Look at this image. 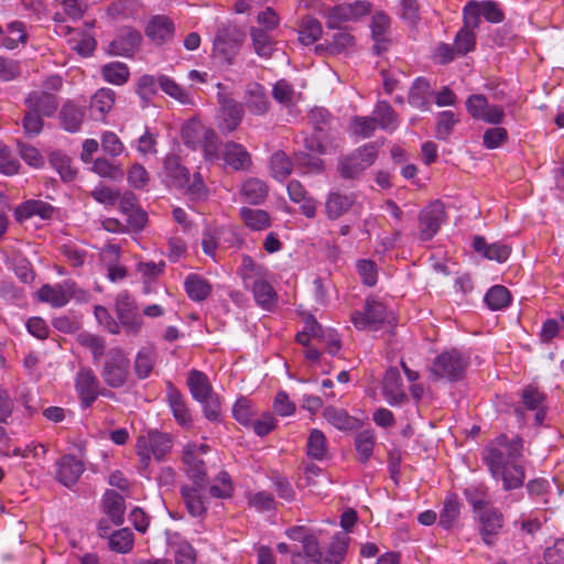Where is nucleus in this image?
Here are the masks:
<instances>
[{
    "label": "nucleus",
    "mask_w": 564,
    "mask_h": 564,
    "mask_svg": "<svg viewBox=\"0 0 564 564\" xmlns=\"http://www.w3.org/2000/svg\"><path fill=\"white\" fill-rule=\"evenodd\" d=\"M232 414L237 422L247 426L252 423L256 411L250 400L240 398L232 406Z\"/></svg>",
    "instance_id": "nucleus-56"
},
{
    "label": "nucleus",
    "mask_w": 564,
    "mask_h": 564,
    "mask_svg": "<svg viewBox=\"0 0 564 564\" xmlns=\"http://www.w3.org/2000/svg\"><path fill=\"white\" fill-rule=\"evenodd\" d=\"M245 39V33L232 24L221 25L214 39V53L221 56L228 64L232 63Z\"/></svg>",
    "instance_id": "nucleus-9"
},
{
    "label": "nucleus",
    "mask_w": 564,
    "mask_h": 564,
    "mask_svg": "<svg viewBox=\"0 0 564 564\" xmlns=\"http://www.w3.org/2000/svg\"><path fill=\"white\" fill-rule=\"evenodd\" d=\"M238 275L241 278L246 289H252L268 279L269 271L264 265L253 261L250 256L243 254L238 269Z\"/></svg>",
    "instance_id": "nucleus-20"
},
{
    "label": "nucleus",
    "mask_w": 564,
    "mask_h": 564,
    "mask_svg": "<svg viewBox=\"0 0 564 564\" xmlns=\"http://www.w3.org/2000/svg\"><path fill=\"white\" fill-rule=\"evenodd\" d=\"M307 455L315 460H323L327 456V441L324 433L317 429L311 431L307 440Z\"/></svg>",
    "instance_id": "nucleus-47"
},
{
    "label": "nucleus",
    "mask_w": 564,
    "mask_h": 564,
    "mask_svg": "<svg viewBox=\"0 0 564 564\" xmlns=\"http://www.w3.org/2000/svg\"><path fill=\"white\" fill-rule=\"evenodd\" d=\"M223 160L235 171H245L251 165L250 153L241 144L234 141L225 144Z\"/></svg>",
    "instance_id": "nucleus-26"
},
{
    "label": "nucleus",
    "mask_w": 564,
    "mask_h": 564,
    "mask_svg": "<svg viewBox=\"0 0 564 564\" xmlns=\"http://www.w3.org/2000/svg\"><path fill=\"white\" fill-rule=\"evenodd\" d=\"M377 156L378 151L373 144L360 147L339 158L337 172L344 180H357L375 163Z\"/></svg>",
    "instance_id": "nucleus-4"
},
{
    "label": "nucleus",
    "mask_w": 564,
    "mask_h": 564,
    "mask_svg": "<svg viewBox=\"0 0 564 564\" xmlns=\"http://www.w3.org/2000/svg\"><path fill=\"white\" fill-rule=\"evenodd\" d=\"M116 100V94L110 88H101L95 93L90 100V109L93 113H98V119H104L105 116L112 109Z\"/></svg>",
    "instance_id": "nucleus-39"
},
{
    "label": "nucleus",
    "mask_w": 564,
    "mask_h": 564,
    "mask_svg": "<svg viewBox=\"0 0 564 564\" xmlns=\"http://www.w3.org/2000/svg\"><path fill=\"white\" fill-rule=\"evenodd\" d=\"M378 126L383 130H395L398 115L388 101H379L373 110Z\"/></svg>",
    "instance_id": "nucleus-46"
},
{
    "label": "nucleus",
    "mask_w": 564,
    "mask_h": 564,
    "mask_svg": "<svg viewBox=\"0 0 564 564\" xmlns=\"http://www.w3.org/2000/svg\"><path fill=\"white\" fill-rule=\"evenodd\" d=\"M164 175L169 185L183 188L189 182V171L181 164L176 155H167L163 163Z\"/></svg>",
    "instance_id": "nucleus-24"
},
{
    "label": "nucleus",
    "mask_w": 564,
    "mask_h": 564,
    "mask_svg": "<svg viewBox=\"0 0 564 564\" xmlns=\"http://www.w3.org/2000/svg\"><path fill=\"white\" fill-rule=\"evenodd\" d=\"M183 460L187 467V474L194 481V485L199 489L206 488L208 481L203 459L195 456L192 451H185Z\"/></svg>",
    "instance_id": "nucleus-31"
},
{
    "label": "nucleus",
    "mask_w": 564,
    "mask_h": 564,
    "mask_svg": "<svg viewBox=\"0 0 564 564\" xmlns=\"http://www.w3.org/2000/svg\"><path fill=\"white\" fill-rule=\"evenodd\" d=\"M42 117H43L42 115L26 108V111L22 119V127H23L24 133L29 138H34L42 132L43 126H44V121H43Z\"/></svg>",
    "instance_id": "nucleus-60"
},
{
    "label": "nucleus",
    "mask_w": 564,
    "mask_h": 564,
    "mask_svg": "<svg viewBox=\"0 0 564 564\" xmlns=\"http://www.w3.org/2000/svg\"><path fill=\"white\" fill-rule=\"evenodd\" d=\"M250 36L256 54L263 58H269L274 52V41L263 29L252 26Z\"/></svg>",
    "instance_id": "nucleus-40"
},
{
    "label": "nucleus",
    "mask_w": 564,
    "mask_h": 564,
    "mask_svg": "<svg viewBox=\"0 0 564 564\" xmlns=\"http://www.w3.org/2000/svg\"><path fill=\"white\" fill-rule=\"evenodd\" d=\"M377 118L373 117H354L351 119V131L356 135L369 138L377 129Z\"/></svg>",
    "instance_id": "nucleus-63"
},
{
    "label": "nucleus",
    "mask_w": 564,
    "mask_h": 564,
    "mask_svg": "<svg viewBox=\"0 0 564 564\" xmlns=\"http://www.w3.org/2000/svg\"><path fill=\"white\" fill-rule=\"evenodd\" d=\"M294 164L295 162L293 163L285 152L276 151L270 159L271 175L276 181L283 182L292 173Z\"/></svg>",
    "instance_id": "nucleus-44"
},
{
    "label": "nucleus",
    "mask_w": 564,
    "mask_h": 564,
    "mask_svg": "<svg viewBox=\"0 0 564 564\" xmlns=\"http://www.w3.org/2000/svg\"><path fill=\"white\" fill-rule=\"evenodd\" d=\"M382 393L391 405H399L405 399L401 375L395 367L389 368L383 377Z\"/></svg>",
    "instance_id": "nucleus-19"
},
{
    "label": "nucleus",
    "mask_w": 564,
    "mask_h": 564,
    "mask_svg": "<svg viewBox=\"0 0 564 564\" xmlns=\"http://www.w3.org/2000/svg\"><path fill=\"white\" fill-rule=\"evenodd\" d=\"M86 109L76 105L73 100H67L58 112L59 123L67 132H77L84 121Z\"/></svg>",
    "instance_id": "nucleus-22"
},
{
    "label": "nucleus",
    "mask_w": 564,
    "mask_h": 564,
    "mask_svg": "<svg viewBox=\"0 0 564 564\" xmlns=\"http://www.w3.org/2000/svg\"><path fill=\"white\" fill-rule=\"evenodd\" d=\"M99 380L93 369L82 367L75 377V389L83 409L90 408L98 398Z\"/></svg>",
    "instance_id": "nucleus-12"
},
{
    "label": "nucleus",
    "mask_w": 564,
    "mask_h": 564,
    "mask_svg": "<svg viewBox=\"0 0 564 564\" xmlns=\"http://www.w3.org/2000/svg\"><path fill=\"white\" fill-rule=\"evenodd\" d=\"M26 42L24 24L20 21H13L7 24L6 36L1 40V45L8 50H13L19 43Z\"/></svg>",
    "instance_id": "nucleus-50"
},
{
    "label": "nucleus",
    "mask_w": 564,
    "mask_h": 564,
    "mask_svg": "<svg viewBox=\"0 0 564 564\" xmlns=\"http://www.w3.org/2000/svg\"><path fill=\"white\" fill-rule=\"evenodd\" d=\"M185 291L193 301H204L212 292L210 284L197 274H189L184 282Z\"/></svg>",
    "instance_id": "nucleus-42"
},
{
    "label": "nucleus",
    "mask_w": 564,
    "mask_h": 564,
    "mask_svg": "<svg viewBox=\"0 0 564 564\" xmlns=\"http://www.w3.org/2000/svg\"><path fill=\"white\" fill-rule=\"evenodd\" d=\"M108 547L117 553H128L133 547V533L129 529H120L108 536Z\"/></svg>",
    "instance_id": "nucleus-48"
},
{
    "label": "nucleus",
    "mask_w": 564,
    "mask_h": 564,
    "mask_svg": "<svg viewBox=\"0 0 564 564\" xmlns=\"http://www.w3.org/2000/svg\"><path fill=\"white\" fill-rule=\"evenodd\" d=\"M354 43V36L350 33L340 31L335 33L333 41L326 45V52L330 55L340 54L351 48Z\"/></svg>",
    "instance_id": "nucleus-58"
},
{
    "label": "nucleus",
    "mask_w": 564,
    "mask_h": 564,
    "mask_svg": "<svg viewBox=\"0 0 564 564\" xmlns=\"http://www.w3.org/2000/svg\"><path fill=\"white\" fill-rule=\"evenodd\" d=\"M473 247L477 252L482 253L487 259L496 260L498 262H505L511 252L509 246L499 242L488 245L486 239L481 236H476L474 238Z\"/></svg>",
    "instance_id": "nucleus-28"
},
{
    "label": "nucleus",
    "mask_w": 564,
    "mask_h": 564,
    "mask_svg": "<svg viewBox=\"0 0 564 564\" xmlns=\"http://www.w3.org/2000/svg\"><path fill=\"white\" fill-rule=\"evenodd\" d=\"M444 206L438 202L423 209L419 217L421 240L427 241L432 239L444 221Z\"/></svg>",
    "instance_id": "nucleus-14"
},
{
    "label": "nucleus",
    "mask_w": 564,
    "mask_h": 564,
    "mask_svg": "<svg viewBox=\"0 0 564 564\" xmlns=\"http://www.w3.org/2000/svg\"><path fill=\"white\" fill-rule=\"evenodd\" d=\"M245 105L252 115H264L269 109V100L263 86L258 83H249L246 89Z\"/></svg>",
    "instance_id": "nucleus-27"
},
{
    "label": "nucleus",
    "mask_w": 564,
    "mask_h": 564,
    "mask_svg": "<svg viewBox=\"0 0 564 564\" xmlns=\"http://www.w3.org/2000/svg\"><path fill=\"white\" fill-rule=\"evenodd\" d=\"M251 290L256 302L263 308H271L278 300L276 293L268 279L257 284Z\"/></svg>",
    "instance_id": "nucleus-51"
},
{
    "label": "nucleus",
    "mask_w": 564,
    "mask_h": 564,
    "mask_svg": "<svg viewBox=\"0 0 564 564\" xmlns=\"http://www.w3.org/2000/svg\"><path fill=\"white\" fill-rule=\"evenodd\" d=\"M93 171L101 177L110 180H121L124 175L123 170L110 163L108 160L99 158L93 164Z\"/></svg>",
    "instance_id": "nucleus-59"
},
{
    "label": "nucleus",
    "mask_w": 564,
    "mask_h": 564,
    "mask_svg": "<svg viewBox=\"0 0 564 564\" xmlns=\"http://www.w3.org/2000/svg\"><path fill=\"white\" fill-rule=\"evenodd\" d=\"M172 447V441L165 433L150 431L145 435H140L137 440V454L144 466H148L151 454L155 459L161 460Z\"/></svg>",
    "instance_id": "nucleus-8"
},
{
    "label": "nucleus",
    "mask_w": 564,
    "mask_h": 564,
    "mask_svg": "<svg viewBox=\"0 0 564 564\" xmlns=\"http://www.w3.org/2000/svg\"><path fill=\"white\" fill-rule=\"evenodd\" d=\"M102 77L106 82L113 85H123L129 79V68L120 62L109 63L101 68Z\"/></svg>",
    "instance_id": "nucleus-49"
},
{
    "label": "nucleus",
    "mask_w": 564,
    "mask_h": 564,
    "mask_svg": "<svg viewBox=\"0 0 564 564\" xmlns=\"http://www.w3.org/2000/svg\"><path fill=\"white\" fill-rule=\"evenodd\" d=\"M53 207L42 200H26L18 206L14 210L15 219L24 221L33 216H40L42 219L51 218Z\"/></svg>",
    "instance_id": "nucleus-29"
},
{
    "label": "nucleus",
    "mask_w": 564,
    "mask_h": 564,
    "mask_svg": "<svg viewBox=\"0 0 564 564\" xmlns=\"http://www.w3.org/2000/svg\"><path fill=\"white\" fill-rule=\"evenodd\" d=\"M458 122V119L454 112L446 110L438 115L436 124V138L440 140H446L452 133L454 126Z\"/></svg>",
    "instance_id": "nucleus-64"
},
{
    "label": "nucleus",
    "mask_w": 564,
    "mask_h": 564,
    "mask_svg": "<svg viewBox=\"0 0 564 564\" xmlns=\"http://www.w3.org/2000/svg\"><path fill=\"white\" fill-rule=\"evenodd\" d=\"M158 83L161 87V89L171 96L172 98L176 99L183 105L192 104V98L189 97L187 90L183 87H181L178 84H176L173 79H171L167 76H160L158 79Z\"/></svg>",
    "instance_id": "nucleus-52"
},
{
    "label": "nucleus",
    "mask_w": 564,
    "mask_h": 564,
    "mask_svg": "<svg viewBox=\"0 0 564 564\" xmlns=\"http://www.w3.org/2000/svg\"><path fill=\"white\" fill-rule=\"evenodd\" d=\"M77 340L82 346L90 350L94 362L98 364L105 354V340L101 337L89 333L79 334Z\"/></svg>",
    "instance_id": "nucleus-55"
},
{
    "label": "nucleus",
    "mask_w": 564,
    "mask_h": 564,
    "mask_svg": "<svg viewBox=\"0 0 564 564\" xmlns=\"http://www.w3.org/2000/svg\"><path fill=\"white\" fill-rule=\"evenodd\" d=\"M354 194H343L339 192H330L327 194L324 208L328 219L336 220L345 215L355 204Z\"/></svg>",
    "instance_id": "nucleus-21"
},
{
    "label": "nucleus",
    "mask_w": 564,
    "mask_h": 564,
    "mask_svg": "<svg viewBox=\"0 0 564 564\" xmlns=\"http://www.w3.org/2000/svg\"><path fill=\"white\" fill-rule=\"evenodd\" d=\"M387 317L386 306L375 300H367L364 312H355L351 321L358 329H377Z\"/></svg>",
    "instance_id": "nucleus-13"
},
{
    "label": "nucleus",
    "mask_w": 564,
    "mask_h": 564,
    "mask_svg": "<svg viewBox=\"0 0 564 564\" xmlns=\"http://www.w3.org/2000/svg\"><path fill=\"white\" fill-rule=\"evenodd\" d=\"M240 195L246 203L259 205L268 196V186L262 180L248 178L240 187Z\"/></svg>",
    "instance_id": "nucleus-30"
},
{
    "label": "nucleus",
    "mask_w": 564,
    "mask_h": 564,
    "mask_svg": "<svg viewBox=\"0 0 564 564\" xmlns=\"http://www.w3.org/2000/svg\"><path fill=\"white\" fill-rule=\"evenodd\" d=\"M175 24L166 15H154L145 26V35L155 44L163 45L174 37Z\"/></svg>",
    "instance_id": "nucleus-15"
},
{
    "label": "nucleus",
    "mask_w": 564,
    "mask_h": 564,
    "mask_svg": "<svg viewBox=\"0 0 564 564\" xmlns=\"http://www.w3.org/2000/svg\"><path fill=\"white\" fill-rule=\"evenodd\" d=\"M166 397L176 422L183 427H191L193 422L192 415L186 406L182 393L173 384L169 383Z\"/></svg>",
    "instance_id": "nucleus-25"
},
{
    "label": "nucleus",
    "mask_w": 564,
    "mask_h": 564,
    "mask_svg": "<svg viewBox=\"0 0 564 564\" xmlns=\"http://www.w3.org/2000/svg\"><path fill=\"white\" fill-rule=\"evenodd\" d=\"M234 491L230 476L227 471H220L215 479V484L210 486L209 492L215 498L226 499L231 497Z\"/></svg>",
    "instance_id": "nucleus-57"
},
{
    "label": "nucleus",
    "mask_w": 564,
    "mask_h": 564,
    "mask_svg": "<svg viewBox=\"0 0 564 564\" xmlns=\"http://www.w3.org/2000/svg\"><path fill=\"white\" fill-rule=\"evenodd\" d=\"M511 296L507 288L495 285L488 290L485 295V302L492 311L506 307L510 303Z\"/></svg>",
    "instance_id": "nucleus-53"
},
{
    "label": "nucleus",
    "mask_w": 564,
    "mask_h": 564,
    "mask_svg": "<svg viewBox=\"0 0 564 564\" xmlns=\"http://www.w3.org/2000/svg\"><path fill=\"white\" fill-rule=\"evenodd\" d=\"M104 510L110 520L116 524L120 525L123 523L124 514V499L121 495L115 490H107L104 496Z\"/></svg>",
    "instance_id": "nucleus-32"
},
{
    "label": "nucleus",
    "mask_w": 564,
    "mask_h": 564,
    "mask_svg": "<svg viewBox=\"0 0 564 564\" xmlns=\"http://www.w3.org/2000/svg\"><path fill=\"white\" fill-rule=\"evenodd\" d=\"M24 105L44 117H52L58 108V98L46 90H35L26 96Z\"/></svg>",
    "instance_id": "nucleus-18"
},
{
    "label": "nucleus",
    "mask_w": 564,
    "mask_h": 564,
    "mask_svg": "<svg viewBox=\"0 0 564 564\" xmlns=\"http://www.w3.org/2000/svg\"><path fill=\"white\" fill-rule=\"evenodd\" d=\"M202 489L197 486L189 487L184 486L181 489L182 498L185 507L191 516L195 518L203 517L206 513V505L203 496L200 495Z\"/></svg>",
    "instance_id": "nucleus-33"
},
{
    "label": "nucleus",
    "mask_w": 564,
    "mask_h": 564,
    "mask_svg": "<svg viewBox=\"0 0 564 564\" xmlns=\"http://www.w3.org/2000/svg\"><path fill=\"white\" fill-rule=\"evenodd\" d=\"M350 538L343 532L334 535L327 554L323 557V564H341L347 554Z\"/></svg>",
    "instance_id": "nucleus-36"
},
{
    "label": "nucleus",
    "mask_w": 564,
    "mask_h": 564,
    "mask_svg": "<svg viewBox=\"0 0 564 564\" xmlns=\"http://www.w3.org/2000/svg\"><path fill=\"white\" fill-rule=\"evenodd\" d=\"M465 495L467 497V501L473 506L474 512L478 514L480 522L479 534L481 540L487 545L495 544L497 535L502 528V513L498 509L489 507L488 501L469 489L465 490Z\"/></svg>",
    "instance_id": "nucleus-3"
},
{
    "label": "nucleus",
    "mask_w": 564,
    "mask_h": 564,
    "mask_svg": "<svg viewBox=\"0 0 564 564\" xmlns=\"http://www.w3.org/2000/svg\"><path fill=\"white\" fill-rule=\"evenodd\" d=\"M182 139L193 150L202 148L206 160L215 161L219 159V139L217 133L199 120L191 119L184 123L182 127Z\"/></svg>",
    "instance_id": "nucleus-2"
},
{
    "label": "nucleus",
    "mask_w": 564,
    "mask_h": 564,
    "mask_svg": "<svg viewBox=\"0 0 564 564\" xmlns=\"http://www.w3.org/2000/svg\"><path fill=\"white\" fill-rule=\"evenodd\" d=\"M218 102L217 128L223 134L231 133L242 121L243 106L224 94H218Z\"/></svg>",
    "instance_id": "nucleus-10"
},
{
    "label": "nucleus",
    "mask_w": 564,
    "mask_h": 564,
    "mask_svg": "<svg viewBox=\"0 0 564 564\" xmlns=\"http://www.w3.org/2000/svg\"><path fill=\"white\" fill-rule=\"evenodd\" d=\"M303 554L300 552H292V564H301L303 555L311 560L314 564H323V553L319 547L318 536L316 532H312V534L306 538L302 543Z\"/></svg>",
    "instance_id": "nucleus-34"
},
{
    "label": "nucleus",
    "mask_w": 564,
    "mask_h": 564,
    "mask_svg": "<svg viewBox=\"0 0 564 564\" xmlns=\"http://www.w3.org/2000/svg\"><path fill=\"white\" fill-rule=\"evenodd\" d=\"M323 415L328 423L338 430L350 431L359 426V420L349 415L344 409L327 406Z\"/></svg>",
    "instance_id": "nucleus-35"
},
{
    "label": "nucleus",
    "mask_w": 564,
    "mask_h": 564,
    "mask_svg": "<svg viewBox=\"0 0 564 564\" xmlns=\"http://www.w3.org/2000/svg\"><path fill=\"white\" fill-rule=\"evenodd\" d=\"M460 513V503L455 495L446 497L440 513V525L446 530L454 528Z\"/></svg>",
    "instance_id": "nucleus-45"
},
{
    "label": "nucleus",
    "mask_w": 564,
    "mask_h": 564,
    "mask_svg": "<svg viewBox=\"0 0 564 564\" xmlns=\"http://www.w3.org/2000/svg\"><path fill=\"white\" fill-rule=\"evenodd\" d=\"M375 438L370 431H362L355 437V448L360 463H366L372 455Z\"/></svg>",
    "instance_id": "nucleus-54"
},
{
    "label": "nucleus",
    "mask_w": 564,
    "mask_h": 564,
    "mask_svg": "<svg viewBox=\"0 0 564 564\" xmlns=\"http://www.w3.org/2000/svg\"><path fill=\"white\" fill-rule=\"evenodd\" d=\"M72 286L68 283L50 285L44 284L37 291V297L41 302L48 303L53 307L65 306L72 297Z\"/></svg>",
    "instance_id": "nucleus-23"
},
{
    "label": "nucleus",
    "mask_w": 564,
    "mask_h": 564,
    "mask_svg": "<svg viewBox=\"0 0 564 564\" xmlns=\"http://www.w3.org/2000/svg\"><path fill=\"white\" fill-rule=\"evenodd\" d=\"M105 383L113 389L123 387L129 377V359L120 348H111L106 354L101 369Z\"/></svg>",
    "instance_id": "nucleus-5"
},
{
    "label": "nucleus",
    "mask_w": 564,
    "mask_h": 564,
    "mask_svg": "<svg viewBox=\"0 0 564 564\" xmlns=\"http://www.w3.org/2000/svg\"><path fill=\"white\" fill-rule=\"evenodd\" d=\"M116 313L127 334L137 335L140 332L142 317L134 300L127 292L117 295Z\"/></svg>",
    "instance_id": "nucleus-11"
},
{
    "label": "nucleus",
    "mask_w": 564,
    "mask_h": 564,
    "mask_svg": "<svg viewBox=\"0 0 564 564\" xmlns=\"http://www.w3.org/2000/svg\"><path fill=\"white\" fill-rule=\"evenodd\" d=\"M322 32V24L316 18L312 15H305L302 18L299 31V40L302 44H313L321 37Z\"/></svg>",
    "instance_id": "nucleus-41"
},
{
    "label": "nucleus",
    "mask_w": 564,
    "mask_h": 564,
    "mask_svg": "<svg viewBox=\"0 0 564 564\" xmlns=\"http://www.w3.org/2000/svg\"><path fill=\"white\" fill-rule=\"evenodd\" d=\"M187 384L193 398L197 401L205 400L213 391L208 378L198 370H191L188 373Z\"/></svg>",
    "instance_id": "nucleus-43"
},
{
    "label": "nucleus",
    "mask_w": 564,
    "mask_h": 564,
    "mask_svg": "<svg viewBox=\"0 0 564 564\" xmlns=\"http://www.w3.org/2000/svg\"><path fill=\"white\" fill-rule=\"evenodd\" d=\"M294 160L295 165L304 173H322L324 171L323 160L305 152L296 153Z\"/></svg>",
    "instance_id": "nucleus-61"
},
{
    "label": "nucleus",
    "mask_w": 564,
    "mask_h": 564,
    "mask_svg": "<svg viewBox=\"0 0 564 564\" xmlns=\"http://www.w3.org/2000/svg\"><path fill=\"white\" fill-rule=\"evenodd\" d=\"M524 442L519 436L498 435L484 451V460L491 476L502 482L505 490L520 488L525 479L522 464Z\"/></svg>",
    "instance_id": "nucleus-1"
},
{
    "label": "nucleus",
    "mask_w": 564,
    "mask_h": 564,
    "mask_svg": "<svg viewBox=\"0 0 564 564\" xmlns=\"http://www.w3.org/2000/svg\"><path fill=\"white\" fill-rule=\"evenodd\" d=\"M370 12V4L366 1H355L327 8L323 18L328 29H341L345 23L355 22Z\"/></svg>",
    "instance_id": "nucleus-7"
},
{
    "label": "nucleus",
    "mask_w": 564,
    "mask_h": 564,
    "mask_svg": "<svg viewBox=\"0 0 564 564\" xmlns=\"http://www.w3.org/2000/svg\"><path fill=\"white\" fill-rule=\"evenodd\" d=\"M243 224L251 230H264L271 226L270 215L263 209L242 207L239 210Z\"/></svg>",
    "instance_id": "nucleus-37"
},
{
    "label": "nucleus",
    "mask_w": 564,
    "mask_h": 564,
    "mask_svg": "<svg viewBox=\"0 0 564 564\" xmlns=\"http://www.w3.org/2000/svg\"><path fill=\"white\" fill-rule=\"evenodd\" d=\"M84 470V463L73 455H65L56 462V479L65 487L74 486Z\"/></svg>",
    "instance_id": "nucleus-16"
},
{
    "label": "nucleus",
    "mask_w": 564,
    "mask_h": 564,
    "mask_svg": "<svg viewBox=\"0 0 564 564\" xmlns=\"http://www.w3.org/2000/svg\"><path fill=\"white\" fill-rule=\"evenodd\" d=\"M50 163L58 172L64 181L69 182L74 180L76 170L73 169L69 158L61 153H53L50 159Z\"/></svg>",
    "instance_id": "nucleus-62"
},
{
    "label": "nucleus",
    "mask_w": 564,
    "mask_h": 564,
    "mask_svg": "<svg viewBox=\"0 0 564 564\" xmlns=\"http://www.w3.org/2000/svg\"><path fill=\"white\" fill-rule=\"evenodd\" d=\"M431 85L429 80L423 77H419L415 79L410 89L408 101L411 106L417 109L427 110V98L431 95Z\"/></svg>",
    "instance_id": "nucleus-38"
},
{
    "label": "nucleus",
    "mask_w": 564,
    "mask_h": 564,
    "mask_svg": "<svg viewBox=\"0 0 564 564\" xmlns=\"http://www.w3.org/2000/svg\"><path fill=\"white\" fill-rule=\"evenodd\" d=\"M142 36L134 29H122L111 41L109 51L113 55L131 56L140 46Z\"/></svg>",
    "instance_id": "nucleus-17"
},
{
    "label": "nucleus",
    "mask_w": 564,
    "mask_h": 564,
    "mask_svg": "<svg viewBox=\"0 0 564 564\" xmlns=\"http://www.w3.org/2000/svg\"><path fill=\"white\" fill-rule=\"evenodd\" d=\"M468 365L467 359L457 350L445 351L437 356L430 368L435 379L459 380Z\"/></svg>",
    "instance_id": "nucleus-6"
}]
</instances>
